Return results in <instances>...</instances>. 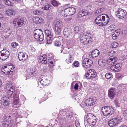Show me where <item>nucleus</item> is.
<instances>
[{"label":"nucleus","mask_w":127,"mask_h":127,"mask_svg":"<svg viewBox=\"0 0 127 127\" xmlns=\"http://www.w3.org/2000/svg\"><path fill=\"white\" fill-rule=\"evenodd\" d=\"M109 18L107 14L104 15H100L98 16L95 19V24L100 26H103L106 25L108 23Z\"/></svg>","instance_id":"obj_1"},{"label":"nucleus","mask_w":127,"mask_h":127,"mask_svg":"<svg viewBox=\"0 0 127 127\" xmlns=\"http://www.w3.org/2000/svg\"><path fill=\"white\" fill-rule=\"evenodd\" d=\"M117 61L114 57H110L108 59L105 60L103 59H100L98 61V64L99 66L101 67L105 66L106 64L109 65H112Z\"/></svg>","instance_id":"obj_2"},{"label":"nucleus","mask_w":127,"mask_h":127,"mask_svg":"<svg viewBox=\"0 0 127 127\" xmlns=\"http://www.w3.org/2000/svg\"><path fill=\"white\" fill-rule=\"evenodd\" d=\"M96 116L94 115L92 113H89L85 116V122H88L91 126L95 125L97 122L96 120Z\"/></svg>","instance_id":"obj_3"},{"label":"nucleus","mask_w":127,"mask_h":127,"mask_svg":"<svg viewBox=\"0 0 127 127\" xmlns=\"http://www.w3.org/2000/svg\"><path fill=\"white\" fill-rule=\"evenodd\" d=\"M3 120L2 126L4 127H11L12 126L13 121L10 115L5 116Z\"/></svg>","instance_id":"obj_4"},{"label":"nucleus","mask_w":127,"mask_h":127,"mask_svg":"<svg viewBox=\"0 0 127 127\" xmlns=\"http://www.w3.org/2000/svg\"><path fill=\"white\" fill-rule=\"evenodd\" d=\"M102 111L103 115L105 116L112 115L114 112L113 107L110 106L102 107Z\"/></svg>","instance_id":"obj_5"},{"label":"nucleus","mask_w":127,"mask_h":127,"mask_svg":"<svg viewBox=\"0 0 127 127\" xmlns=\"http://www.w3.org/2000/svg\"><path fill=\"white\" fill-rule=\"evenodd\" d=\"M33 36L37 40L41 41L44 39V35L42 31L40 29H37L33 32Z\"/></svg>","instance_id":"obj_6"},{"label":"nucleus","mask_w":127,"mask_h":127,"mask_svg":"<svg viewBox=\"0 0 127 127\" xmlns=\"http://www.w3.org/2000/svg\"><path fill=\"white\" fill-rule=\"evenodd\" d=\"M122 118L120 117H116L110 120L108 124L110 127H112L118 125L121 121Z\"/></svg>","instance_id":"obj_7"},{"label":"nucleus","mask_w":127,"mask_h":127,"mask_svg":"<svg viewBox=\"0 0 127 127\" xmlns=\"http://www.w3.org/2000/svg\"><path fill=\"white\" fill-rule=\"evenodd\" d=\"M45 33L46 36V41L47 44H51L53 38V34L51 31L46 30H45Z\"/></svg>","instance_id":"obj_8"},{"label":"nucleus","mask_w":127,"mask_h":127,"mask_svg":"<svg viewBox=\"0 0 127 127\" xmlns=\"http://www.w3.org/2000/svg\"><path fill=\"white\" fill-rule=\"evenodd\" d=\"M25 21L22 18H17L13 20V25L15 28H17L18 27H20L23 24L26 23Z\"/></svg>","instance_id":"obj_9"},{"label":"nucleus","mask_w":127,"mask_h":127,"mask_svg":"<svg viewBox=\"0 0 127 127\" xmlns=\"http://www.w3.org/2000/svg\"><path fill=\"white\" fill-rule=\"evenodd\" d=\"M48 79L49 77L47 76L42 75L39 79V81L41 85L46 86L49 85L50 82Z\"/></svg>","instance_id":"obj_10"},{"label":"nucleus","mask_w":127,"mask_h":127,"mask_svg":"<svg viewBox=\"0 0 127 127\" xmlns=\"http://www.w3.org/2000/svg\"><path fill=\"white\" fill-rule=\"evenodd\" d=\"M116 15L118 18L122 19L124 18L127 14L126 11L121 8L118 9L116 12Z\"/></svg>","instance_id":"obj_11"},{"label":"nucleus","mask_w":127,"mask_h":127,"mask_svg":"<svg viewBox=\"0 0 127 127\" xmlns=\"http://www.w3.org/2000/svg\"><path fill=\"white\" fill-rule=\"evenodd\" d=\"M92 61L87 58L85 59L82 62V66L85 70L89 68L92 64Z\"/></svg>","instance_id":"obj_12"},{"label":"nucleus","mask_w":127,"mask_h":127,"mask_svg":"<svg viewBox=\"0 0 127 127\" xmlns=\"http://www.w3.org/2000/svg\"><path fill=\"white\" fill-rule=\"evenodd\" d=\"M13 90V87L11 84L6 83L5 91L7 94L8 98L10 97L12 95Z\"/></svg>","instance_id":"obj_13"},{"label":"nucleus","mask_w":127,"mask_h":127,"mask_svg":"<svg viewBox=\"0 0 127 127\" xmlns=\"http://www.w3.org/2000/svg\"><path fill=\"white\" fill-rule=\"evenodd\" d=\"M0 53L1 54L0 58L2 60H5L8 58L10 55L9 51L5 49L0 51Z\"/></svg>","instance_id":"obj_14"},{"label":"nucleus","mask_w":127,"mask_h":127,"mask_svg":"<svg viewBox=\"0 0 127 127\" xmlns=\"http://www.w3.org/2000/svg\"><path fill=\"white\" fill-rule=\"evenodd\" d=\"M68 43L66 40L63 42L61 50V53L63 52V54H65L68 53V50L69 49L68 46Z\"/></svg>","instance_id":"obj_15"},{"label":"nucleus","mask_w":127,"mask_h":127,"mask_svg":"<svg viewBox=\"0 0 127 127\" xmlns=\"http://www.w3.org/2000/svg\"><path fill=\"white\" fill-rule=\"evenodd\" d=\"M96 74V72L94 69H90L88 71L86 74V76L87 78L91 79L95 77Z\"/></svg>","instance_id":"obj_16"},{"label":"nucleus","mask_w":127,"mask_h":127,"mask_svg":"<svg viewBox=\"0 0 127 127\" xmlns=\"http://www.w3.org/2000/svg\"><path fill=\"white\" fill-rule=\"evenodd\" d=\"M54 55L51 53H49L48 55L49 64L50 67L52 68L55 66V61L54 59Z\"/></svg>","instance_id":"obj_17"},{"label":"nucleus","mask_w":127,"mask_h":127,"mask_svg":"<svg viewBox=\"0 0 127 127\" xmlns=\"http://www.w3.org/2000/svg\"><path fill=\"white\" fill-rule=\"evenodd\" d=\"M5 98H7V97L5 96H3V99L2 98L1 100L0 103V107L4 109L7 108L9 104L8 100H5Z\"/></svg>","instance_id":"obj_18"},{"label":"nucleus","mask_w":127,"mask_h":127,"mask_svg":"<svg viewBox=\"0 0 127 127\" xmlns=\"http://www.w3.org/2000/svg\"><path fill=\"white\" fill-rule=\"evenodd\" d=\"M38 73V70L35 68H32L31 69L30 71L29 74H28L26 76V79H27L30 78L31 76H34L36 75Z\"/></svg>","instance_id":"obj_19"},{"label":"nucleus","mask_w":127,"mask_h":127,"mask_svg":"<svg viewBox=\"0 0 127 127\" xmlns=\"http://www.w3.org/2000/svg\"><path fill=\"white\" fill-rule=\"evenodd\" d=\"M28 56L27 54L23 52L19 53L18 55V58L20 61L24 62L28 58Z\"/></svg>","instance_id":"obj_20"},{"label":"nucleus","mask_w":127,"mask_h":127,"mask_svg":"<svg viewBox=\"0 0 127 127\" xmlns=\"http://www.w3.org/2000/svg\"><path fill=\"white\" fill-rule=\"evenodd\" d=\"M114 64L112 65V66L111 67V69L112 70L116 72H118L121 69L122 66L121 63H118L115 65Z\"/></svg>","instance_id":"obj_21"},{"label":"nucleus","mask_w":127,"mask_h":127,"mask_svg":"<svg viewBox=\"0 0 127 127\" xmlns=\"http://www.w3.org/2000/svg\"><path fill=\"white\" fill-rule=\"evenodd\" d=\"M63 34L65 37H70L72 34L71 30L69 28H65L63 30Z\"/></svg>","instance_id":"obj_22"},{"label":"nucleus","mask_w":127,"mask_h":127,"mask_svg":"<svg viewBox=\"0 0 127 127\" xmlns=\"http://www.w3.org/2000/svg\"><path fill=\"white\" fill-rule=\"evenodd\" d=\"M76 11L75 8L73 7H69L65 9V12L69 16L73 15L75 13Z\"/></svg>","instance_id":"obj_23"},{"label":"nucleus","mask_w":127,"mask_h":127,"mask_svg":"<svg viewBox=\"0 0 127 127\" xmlns=\"http://www.w3.org/2000/svg\"><path fill=\"white\" fill-rule=\"evenodd\" d=\"M1 72L3 73L6 75H9L12 73V71L10 69H8L6 66H4L1 69Z\"/></svg>","instance_id":"obj_24"},{"label":"nucleus","mask_w":127,"mask_h":127,"mask_svg":"<svg viewBox=\"0 0 127 127\" xmlns=\"http://www.w3.org/2000/svg\"><path fill=\"white\" fill-rule=\"evenodd\" d=\"M96 99L95 97H92L86 99V102L88 106H91L96 103Z\"/></svg>","instance_id":"obj_25"},{"label":"nucleus","mask_w":127,"mask_h":127,"mask_svg":"<svg viewBox=\"0 0 127 127\" xmlns=\"http://www.w3.org/2000/svg\"><path fill=\"white\" fill-rule=\"evenodd\" d=\"M116 94V90L114 88H111L109 90L108 96L111 99H113Z\"/></svg>","instance_id":"obj_26"},{"label":"nucleus","mask_w":127,"mask_h":127,"mask_svg":"<svg viewBox=\"0 0 127 127\" xmlns=\"http://www.w3.org/2000/svg\"><path fill=\"white\" fill-rule=\"evenodd\" d=\"M100 54L99 51L97 49H95L90 54L91 57L94 58L97 57Z\"/></svg>","instance_id":"obj_27"},{"label":"nucleus","mask_w":127,"mask_h":127,"mask_svg":"<svg viewBox=\"0 0 127 127\" xmlns=\"http://www.w3.org/2000/svg\"><path fill=\"white\" fill-rule=\"evenodd\" d=\"M15 11L11 9H8L6 11V15L10 17H11L13 16H14L15 14Z\"/></svg>","instance_id":"obj_28"},{"label":"nucleus","mask_w":127,"mask_h":127,"mask_svg":"<svg viewBox=\"0 0 127 127\" xmlns=\"http://www.w3.org/2000/svg\"><path fill=\"white\" fill-rule=\"evenodd\" d=\"M39 61L42 64H45L47 63L46 56L45 55L40 56L39 59Z\"/></svg>","instance_id":"obj_29"},{"label":"nucleus","mask_w":127,"mask_h":127,"mask_svg":"<svg viewBox=\"0 0 127 127\" xmlns=\"http://www.w3.org/2000/svg\"><path fill=\"white\" fill-rule=\"evenodd\" d=\"M32 20L34 23L36 24L41 23L43 21L40 17L36 16L33 17Z\"/></svg>","instance_id":"obj_30"},{"label":"nucleus","mask_w":127,"mask_h":127,"mask_svg":"<svg viewBox=\"0 0 127 127\" xmlns=\"http://www.w3.org/2000/svg\"><path fill=\"white\" fill-rule=\"evenodd\" d=\"M14 99V104L15 105H16L19 103V96L16 93H14L13 96Z\"/></svg>","instance_id":"obj_31"},{"label":"nucleus","mask_w":127,"mask_h":127,"mask_svg":"<svg viewBox=\"0 0 127 127\" xmlns=\"http://www.w3.org/2000/svg\"><path fill=\"white\" fill-rule=\"evenodd\" d=\"M80 43L82 45L87 44L89 42V40L86 38H81L80 39Z\"/></svg>","instance_id":"obj_32"},{"label":"nucleus","mask_w":127,"mask_h":127,"mask_svg":"<svg viewBox=\"0 0 127 127\" xmlns=\"http://www.w3.org/2000/svg\"><path fill=\"white\" fill-rule=\"evenodd\" d=\"M4 32L5 36L4 37L5 38H7L11 33V31L9 28H7L4 30Z\"/></svg>","instance_id":"obj_33"},{"label":"nucleus","mask_w":127,"mask_h":127,"mask_svg":"<svg viewBox=\"0 0 127 127\" xmlns=\"http://www.w3.org/2000/svg\"><path fill=\"white\" fill-rule=\"evenodd\" d=\"M51 5L49 3H43L42 5V8L45 10H48L49 9Z\"/></svg>","instance_id":"obj_34"},{"label":"nucleus","mask_w":127,"mask_h":127,"mask_svg":"<svg viewBox=\"0 0 127 127\" xmlns=\"http://www.w3.org/2000/svg\"><path fill=\"white\" fill-rule=\"evenodd\" d=\"M88 14L87 11L86 10H82L78 14V16L79 17H81Z\"/></svg>","instance_id":"obj_35"},{"label":"nucleus","mask_w":127,"mask_h":127,"mask_svg":"<svg viewBox=\"0 0 127 127\" xmlns=\"http://www.w3.org/2000/svg\"><path fill=\"white\" fill-rule=\"evenodd\" d=\"M51 3L55 7H57L60 4L58 2L55 0L51 1Z\"/></svg>","instance_id":"obj_36"},{"label":"nucleus","mask_w":127,"mask_h":127,"mask_svg":"<svg viewBox=\"0 0 127 127\" xmlns=\"http://www.w3.org/2000/svg\"><path fill=\"white\" fill-rule=\"evenodd\" d=\"M62 28L55 27V32L56 34L59 35L61 34Z\"/></svg>","instance_id":"obj_37"},{"label":"nucleus","mask_w":127,"mask_h":127,"mask_svg":"<svg viewBox=\"0 0 127 127\" xmlns=\"http://www.w3.org/2000/svg\"><path fill=\"white\" fill-rule=\"evenodd\" d=\"M33 14L38 15H40L42 13V11L39 10H34L33 12Z\"/></svg>","instance_id":"obj_38"},{"label":"nucleus","mask_w":127,"mask_h":127,"mask_svg":"<svg viewBox=\"0 0 127 127\" xmlns=\"http://www.w3.org/2000/svg\"><path fill=\"white\" fill-rule=\"evenodd\" d=\"M3 3L9 6H13V3L8 0H4Z\"/></svg>","instance_id":"obj_39"},{"label":"nucleus","mask_w":127,"mask_h":127,"mask_svg":"<svg viewBox=\"0 0 127 127\" xmlns=\"http://www.w3.org/2000/svg\"><path fill=\"white\" fill-rule=\"evenodd\" d=\"M73 60V58L71 55H69L68 56V58L66 60V62L67 64L71 63Z\"/></svg>","instance_id":"obj_40"},{"label":"nucleus","mask_w":127,"mask_h":127,"mask_svg":"<svg viewBox=\"0 0 127 127\" xmlns=\"http://www.w3.org/2000/svg\"><path fill=\"white\" fill-rule=\"evenodd\" d=\"M88 105V104L87 103V102H86V100L85 101H83L80 104L81 106L84 108H87Z\"/></svg>","instance_id":"obj_41"},{"label":"nucleus","mask_w":127,"mask_h":127,"mask_svg":"<svg viewBox=\"0 0 127 127\" xmlns=\"http://www.w3.org/2000/svg\"><path fill=\"white\" fill-rule=\"evenodd\" d=\"M67 113L68 114V115L67 114L66 118V119L67 120H70L73 118V117L72 116V112L70 113Z\"/></svg>","instance_id":"obj_42"},{"label":"nucleus","mask_w":127,"mask_h":127,"mask_svg":"<svg viewBox=\"0 0 127 127\" xmlns=\"http://www.w3.org/2000/svg\"><path fill=\"white\" fill-rule=\"evenodd\" d=\"M63 25L62 22L61 21H58L55 25V27L62 28Z\"/></svg>","instance_id":"obj_43"},{"label":"nucleus","mask_w":127,"mask_h":127,"mask_svg":"<svg viewBox=\"0 0 127 127\" xmlns=\"http://www.w3.org/2000/svg\"><path fill=\"white\" fill-rule=\"evenodd\" d=\"M121 32V30L120 29H118L117 30H115L113 32L114 34L118 36L120 34Z\"/></svg>","instance_id":"obj_44"},{"label":"nucleus","mask_w":127,"mask_h":127,"mask_svg":"<svg viewBox=\"0 0 127 127\" xmlns=\"http://www.w3.org/2000/svg\"><path fill=\"white\" fill-rule=\"evenodd\" d=\"M103 9L102 8H100L96 10L95 13V14L96 15H97L99 14H100L102 11Z\"/></svg>","instance_id":"obj_45"},{"label":"nucleus","mask_w":127,"mask_h":127,"mask_svg":"<svg viewBox=\"0 0 127 127\" xmlns=\"http://www.w3.org/2000/svg\"><path fill=\"white\" fill-rule=\"evenodd\" d=\"M61 14L64 16H67L68 15L65 12V9L62 10L61 12Z\"/></svg>","instance_id":"obj_46"},{"label":"nucleus","mask_w":127,"mask_h":127,"mask_svg":"<svg viewBox=\"0 0 127 127\" xmlns=\"http://www.w3.org/2000/svg\"><path fill=\"white\" fill-rule=\"evenodd\" d=\"M73 65L74 67H78L79 66V63L77 61H75L74 62Z\"/></svg>","instance_id":"obj_47"},{"label":"nucleus","mask_w":127,"mask_h":127,"mask_svg":"<svg viewBox=\"0 0 127 127\" xmlns=\"http://www.w3.org/2000/svg\"><path fill=\"white\" fill-rule=\"evenodd\" d=\"M54 44L55 46L57 47H59L61 44V43L57 40H55V41Z\"/></svg>","instance_id":"obj_48"},{"label":"nucleus","mask_w":127,"mask_h":127,"mask_svg":"<svg viewBox=\"0 0 127 127\" xmlns=\"http://www.w3.org/2000/svg\"><path fill=\"white\" fill-rule=\"evenodd\" d=\"M112 76V75L111 73H107L105 75V77L106 79H108L111 78Z\"/></svg>","instance_id":"obj_49"},{"label":"nucleus","mask_w":127,"mask_h":127,"mask_svg":"<svg viewBox=\"0 0 127 127\" xmlns=\"http://www.w3.org/2000/svg\"><path fill=\"white\" fill-rule=\"evenodd\" d=\"M118 45V44L117 42H114L111 44V46L113 48H115Z\"/></svg>","instance_id":"obj_50"},{"label":"nucleus","mask_w":127,"mask_h":127,"mask_svg":"<svg viewBox=\"0 0 127 127\" xmlns=\"http://www.w3.org/2000/svg\"><path fill=\"white\" fill-rule=\"evenodd\" d=\"M116 27L114 25H112L109 27V29L111 31H114Z\"/></svg>","instance_id":"obj_51"},{"label":"nucleus","mask_w":127,"mask_h":127,"mask_svg":"<svg viewBox=\"0 0 127 127\" xmlns=\"http://www.w3.org/2000/svg\"><path fill=\"white\" fill-rule=\"evenodd\" d=\"M75 126L76 127H80V123L78 119H77L75 121Z\"/></svg>","instance_id":"obj_52"},{"label":"nucleus","mask_w":127,"mask_h":127,"mask_svg":"<svg viewBox=\"0 0 127 127\" xmlns=\"http://www.w3.org/2000/svg\"><path fill=\"white\" fill-rule=\"evenodd\" d=\"M11 45L13 48H15L18 45V44L16 42H13L11 43Z\"/></svg>","instance_id":"obj_53"},{"label":"nucleus","mask_w":127,"mask_h":127,"mask_svg":"<svg viewBox=\"0 0 127 127\" xmlns=\"http://www.w3.org/2000/svg\"><path fill=\"white\" fill-rule=\"evenodd\" d=\"M114 103L117 107H119L120 106V103L117 99H115L114 101Z\"/></svg>","instance_id":"obj_54"},{"label":"nucleus","mask_w":127,"mask_h":127,"mask_svg":"<svg viewBox=\"0 0 127 127\" xmlns=\"http://www.w3.org/2000/svg\"><path fill=\"white\" fill-rule=\"evenodd\" d=\"M81 84L80 83H76L74 85V88L75 90L78 89L79 85H81Z\"/></svg>","instance_id":"obj_55"},{"label":"nucleus","mask_w":127,"mask_h":127,"mask_svg":"<svg viewBox=\"0 0 127 127\" xmlns=\"http://www.w3.org/2000/svg\"><path fill=\"white\" fill-rule=\"evenodd\" d=\"M79 30V28L78 27H76L74 28V31L75 33L78 32Z\"/></svg>","instance_id":"obj_56"},{"label":"nucleus","mask_w":127,"mask_h":127,"mask_svg":"<svg viewBox=\"0 0 127 127\" xmlns=\"http://www.w3.org/2000/svg\"><path fill=\"white\" fill-rule=\"evenodd\" d=\"M118 36L117 35H116L113 34L112 35V38L113 40H116L117 39V37Z\"/></svg>","instance_id":"obj_57"},{"label":"nucleus","mask_w":127,"mask_h":127,"mask_svg":"<svg viewBox=\"0 0 127 127\" xmlns=\"http://www.w3.org/2000/svg\"><path fill=\"white\" fill-rule=\"evenodd\" d=\"M47 98V95H45L44 96V97H43L41 99L40 101H45Z\"/></svg>","instance_id":"obj_58"},{"label":"nucleus","mask_w":127,"mask_h":127,"mask_svg":"<svg viewBox=\"0 0 127 127\" xmlns=\"http://www.w3.org/2000/svg\"><path fill=\"white\" fill-rule=\"evenodd\" d=\"M83 32V35L86 37L89 35V33L87 32ZM89 34H90L89 33Z\"/></svg>","instance_id":"obj_59"},{"label":"nucleus","mask_w":127,"mask_h":127,"mask_svg":"<svg viewBox=\"0 0 127 127\" xmlns=\"http://www.w3.org/2000/svg\"><path fill=\"white\" fill-rule=\"evenodd\" d=\"M71 18H66L64 19V20L66 22H68L70 21L71 20Z\"/></svg>","instance_id":"obj_60"},{"label":"nucleus","mask_w":127,"mask_h":127,"mask_svg":"<svg viewBox=\"0 0 127 127\" xmlns=\"http://www.w3.org/2000/svg\"><path fill=\"white\" fill-rule=\"evenodd\" d=\"M14 2H20L22 0H11Z\"/></svg>","instance_id":"obj_61"},{"label":"nucleus","mask_w":127,"mask_h":127,"mask_svg":"<svg viewBox=\"0 0 127 127\" xmlns=\"http://www.w3.org/2000/svg\"><path fill=\"white\" fill-rule=\"evenodd\" d=\"M124 114L125 115V118L127 119V110H126L124 111Z\"/></svg>","instance_id":"obj_62"},{"label":"nucleus","mask_w":127,"mask_h":127,"mask_svg":"<svg viewBox=\"0 0 127 127\" xmlns=\"http://www.w3.org/2000/svg\"><path fill=\"white\" fill-rule=\"evenodd\" d=\"M4 7V6L1 3V1H0V9H2Z\"/></svg>","instance_id":"obj_63"},{"label":"nucleus","mask_w":127,"mask_h":127,"mask_svg":"<svg viewBox=\"0 0 127 127\" xmlns=\"http://www.w3.org/2000/svg\"><path fill=\"white\" fill-rule=\"evenodd\" d=\"M116 76L119 79H121L122 77V76L120 74H118Z\"/></svg>","instance_id":"obj_64"}]
</instances>
